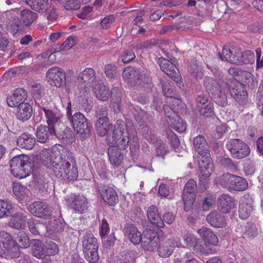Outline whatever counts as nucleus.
Here are the masks:
<instances>
[{
    "label": "nucleus",
    "instance_id": "41",
    "mask_svg": "<svg viewBox=\"0 0 263 263\" xmlns=\"http://www.w3.org/2000/svg\"><path fill=\"white\" fill-rule=\"evenodd\" d=\"M231 191H243L248 187V183L246 179L235 175Z\"/></svg>",
    "mask_w": 263,
    "mask_h": 263
},
{
    "label": "nucleus",
    "instance_id": "46",
    "mask_svg": "<svg viewBox=\"0 0 263 263\" xmlns=\"http://www.w3.org/2000/svg\"><path fill=\"white\" fill-rule=\"evenodd\" d=\"M168 124L179 133H183L186 129V123L179 116H178V118H175L173 121H169Z\"/></svg>",
    "mask_w": 263,
    "mask_h": 263
},
{
    "label": "nucleus",
    "instance_id": "53",
    "mask_svg": "<svg viewBox=\"0 0 263 263\" xmlns=\"http://www.w3.org/2000/svg\"><path fill=\"white\" fill-rule=\"evenodd\" d=\"M198 108L200 115L205 117H210L214 115L213 106L211 102L206 103L204 106H200Z\"/></svg>",
    "mask_w": 263,
    "mask_h": 263
},
{
    "label": "nucleus",
    "instance_id": "16",
    "mask_svg": "<svg viewBox=\"0 0 263 263\" xmlns=\"http://www.w3.org/2000/svg\"><path fill=\"white\" fill-rule=\"evenodd\" d=\"M28 97L27 91L22 88L15 89L13 93L7 98V102L10 107L18 106L20 104L24 103Z\"/></svg>",
    "mask_w": 263,
    "mask_h": 263
},
{
    "label": "nucleus",
    "instance_id": "54",
    "mask_svg": "<svg viewBox=\"0 0 263 263\" xmlns=\"http://www.w3.org/2000/svg\"><path fill=\"white\" fill-rule=\"evenodd\" d=\"M183 240L187 247H193L194 250L198 249V239L196 238L194 235L191 234H185L183 236Z\"/></svg>",
    "mask_w": 263,
    "mask_h": 263
},
{
    "label": "nucleus",
    "instance_id": "14",
    "mask_svg": "<svg viewBox=\"0 0 263 263\" xmlns=\"http://www.w3.org/2000/svg\"><path fill=\"white\" fill-rule=\"evenodd\" d=\"M204 85L209 92L212 95L215 92H218L220 88L222 89L230 85L229 79L225 77L220 78L218 81L213 78L208 77L204 79Z\"/></svg>",
    "mask_w": 263,
    "mask_h": 263
},
{
    "label": "nucleus",
    "instance_id": "33",
    "mask_svg": "<svg viewBox=\"0 0 263 263\" xmlns=\"http://www.w3.org/2000/svg\"><path fill=\"white\" fill-rule=\"evenodd\" d=\"M32 108L28 103L20 104L17 106V111L16 114L17 118L22 121L28 120L32 116Z\"/></svg>",
    "mask_w": 263,
    "mask_h": 263
},
{
    "label": "nucleus",
    "instance_id": "5",
    "mask_svg": "<svg viewBox=\"0 0 263 263\" xmlns=\"http://www.w3.org/2000/svg\"><path fill=\"white\" fill-rule=\"evenodd\" d=\"M226 147L231 156L235 159H243L250 153L249 146L239 139H230L227 141Z\"/></svg>",
    "mask_w": 263,
    "mask_h": 263
},
{
    "label": "nucleus",
    "instance_id": "20",
    "mask_svg": "<svg viewBox=\"0 0 263 263\" xmlns=\"http://www.w3.org/2000/svg\"><path fill=\"white\" fill-rule=\"evenodd\" d=\"M237 49L235 48H229L224 47L222 48V54H219V58L222 61H226L231 63L239 65V56L237 55L238 52H236Z\"/></svg>",
    "mask_w": 263,
    "mask_h": 263
},
{
    "label": "nucleus",
    "instance_id": "64",
    "mask_svg": "<svg viewBox=\"0 0 263 263\" xmlns=\"http://www.w3.org/2000/svg\"><path fill=\"white\" fill-rule=\"evenodd\" d=\"M167 102H168L170 105L176 110L182 108L183 105L182 102L180 100L174 97L168 98Z\"/></svg>",
    "mask_w": 263,
    "mask_h": 263
},
{
    "label": "nucleus",
    "instance_id": "3",
    "mask_svg": "<svg viewBox=\"0 0 263 263\" xmlns=\"http://www.w3.org/2000/svg\"><path fill=\"white\" fill-rule=\"evenodd\" d=\"M10 166L12 174L18 178L26 177L33 170L29 157L23 154L14 157L10 160Z\"/></svg>",
    "mask_w": 263,
    "mask_h": 263
},
{
    "label": "nucleus",
    "instance_id": "55",
    "mask_svg": "<svg viewBox=\"0 0 263 263\" xmlns=\"http://www.w3.org/2000/svg\"><path fill=\"white\" fill-rule=\"evenodd\" d=\"M253 210V207L247 206L245 204H240L239 206V216L241 219L248 218Z\"/></svg>",
    "mask_w": 263,
    "mask_h": 263
},
{
    "label": "nucleus",
    "instance_id": "32",
    "mask_svg": "<svg viewBox=\"0 0 263 263\" xmlns=\"http://www.w3.org/2000/svg\"><path fill=\"white\" fill-rule=\"evenodd\" d=\"M198 233L201 236L205 242L213 246H216L218 242V239L216 235L210 229L202 227L197 231Z\"/></svg>",
    "mask_w": 263,
    "mask_h": 263
},
{
    "label": "nucleus",
    "instance_id": "9",
    "mask_svg": "<svg viewBox=\"0 0 263 263\" xmlns=\"http://www.w3.org/2000/svg\"><path fill=\"white\" fill-rule=\"evenodd\" d=\"M157 63L161 70L171 78L177 83L181 82L179 70L171 61L167 59L160 57L158 59Z\"/></svg>",
    "mask_w": 263,
    "mask_h": 263
},
{
    "label": "nucleus",
    "instance_id": "19",
    "mask_svg": "<svg viewBox=\"0 0 263 263\" xmlns=\"http://www.w3.org/2000/svg\"><path fill=\"white\" fill-rule=\"evenodd\" d=\"M208 155L201 156L198 163L199 171L202 176L205 177H208L212 174L214 167L212 159Z\"/></svg>",
    "mask_w": 263,
    "mask_h": 263
},
{
    "label": "nucleus",
    "instance_id": "23",
    "mask_svg": "<svg viewBox=\"0 0 263 263\" xmlns=\"http://www.w3.org/2000/svg\"><path fill=\"white\" fill-rule=\"evenodd\" d=\"M100 194L104 201L111 206L118 202V197L116 191L111 187L104 186L100 190Z\"/></svg>",
    "mask_w": 263,
    "mask_h": 263
},
{
    "label": "nucleus",
    "instance_id": "6",
    "mask_svg": "<svg viewBox=\"0 0 263 263\" xmlns=\"http://www.w3.org/2000/svg\"><path fill=\"white\" fill-rule=\"evenodd\" d=\"M42 105L41 107L44 112L48 126L53 128L62 123L61 121L62 115L53 103L45 101V102H42Z\"/></svg>",
    "mask_w": 263,
    "mask_h": 263
},
{
    "label": "nucleus",
    "instance_id": "10",
    "mask_svg": "<svg viewBox=\"0 0 263 263\" xmlns=\"http://www.w3.org/2000/svg\"><path fill=\"white\" fill-rule=\"evenodd\" d=\"M53 135L64 144H69L75 141V138L71 129L61 123L52 128Z\"/></svg>",
    "mask_w": 263,
    "mask_h": 263
},
{
    "label": "nucleus",
    "instance_id": "49",
    "mask_svg": "<svg viewBox=\"0 0 263 263\" xmlns=\"http://www.w3.org/2000/svg\"><path fill=\"white\" fill-rule=\"evenodd\" d=\"M12 206L8 201L0 199V218L8 217L12 213Z\"/></svg>",
    "mask_w": 263,
    "mask_h": 263
},
{
    "label": "nucleus",
    "instance_id": "51",
    "mask_svg": "<svg viewBox=\"0 0 263 263\" xmlns=\"http://www.w3.org/2000/svg\"><path fill=\"white\" fill-rule=\"evenodd\" d=\"M95 93L98 99L102 101H106L108 100L110 93L107 87L102 85L98 89H96Z\"/></svg>",
    "mask_w": 263,
    "mask_h": 263
},
{
    "label": "nucleus",
    "instance_id": "48",
    "mask_svg": "<svg viewBox=\"0 0 263 263\" xmlns=\"http://www.w3.org/2000/svg\"><path fill=\"white\" fill-rule=\"evenodd\" d=\"M160 84L161 85L164 95L168 98H172L175 96V92L174 87L171 85L170 82L164 80H160Z\"/></svg>",
    "mask_w": 263,
    "mask_h": 263
},
{
    "label": "nucleus",
    "instance_id": "61",
    "mask_svg": "<svg viewBox=\"0 0 263 263\" xmlns=\"http://www.w3.org/2000/svg\"><path fill=\"white\" fill-rule=\"evenodd\" d=\"M256 53V68L260 69L263 68V52L260 48L255 49Z\"/></svg>",
    "mask_w": 263,
    "mask_h": 263
},
{
    "label": "nucleus",
    "instance_id": "1",
    "mask_svg": "<svg viewBox=\"0 0 263 263\" xmlns=\"http://www.w3.org/2000/svg\"><path fill=\"white\" fill-rule=\"evenodd\" d=\"M40 160L55 176L64 180L74 181L78 177V171L75 157L65 147L60 146L52 151L44 149L40 153Z\"/></svg>",
    "mask_w": 263,
    "mask_h": 263
},
{
    "label": "nucleus",
    "instance_id": "4",
    "mask_svg": "<svg viewBox=\"0 0 263 263\" xmlns=\"http://www.w3.org/2000/svg\"><path fill=\"white\" fill-rule=\"evenodd\" d=\"M108 109L107 106L100 105L96 109L95 117L98 119L95 123L97 134L103 137L112 129V124L109 122Z\"/></svg>",
    "mask_w": 263,
    "mask_h": 263
},
{
    "label": "nucleus",
    "instance_id": "26",
    "mask_svg": "<svg viewBox=\"0 0 263 263\" xmlns=\"http://www.w3.org/2000/svg\"><path fill=\"white\" fill-rule=\"evenodd\" d=\"M16 142L21 148L32 149L35 143V139L32 135L24 133L17 138Z\"/></svg>",
    "mask_w": 263,
    "mask_h": 263
},
{
    "label": "nucleus",
    "instance_id": "31",
    "mask_svg": "<svg viewBox=\"0 0 263 263\" xmlns=\"http://www.w3.org/2000/svg\"><path fill=\"white\" fill-rule=\"evenodd\" d=\"M83 252L89 250L98 249V244L97 239L92 233L86 232L84 234L82 240Z\"/></svg>",
    "mask_w": 263,
    "mask_h": 263
},
{
    "label": "nucleus",
    "instance_id": "45",
    "mask_svg": "<svg viewBox=\"0 0 263 263\" xmlns=\"http://www.w3.org/2000/svg\"><path fill=\"white\" fill-rule=\"evenodd\" d=\"M235 175L229 173L222 175L220 177V184L223 187L231 191Z\"/></svg>",
    "mask_w": 263,
    "mask_h": 263
},
{
    "label": "nucleus",
    "instance_id": "8",
    "mask_svg": "<svg viewBox=\"0 0 263 263\" xmlns=\"http://www.w3.org/2000/svg\"><path fill=\"white\" fill-rule=\"evenodd\" d=\"M230 85L227 87L231 96L239 105H243L246 103L247 98V93L245 86L235 80L229 79Z\"/></svg>",
    "mask_w": 263,
    "mask_h": 263
},
{
    "label": "nucleus",
    "instance_id": "30",
    "mask_svg": "<svg viewBox=\"0 0 263 263\" xmlns=\"http://www.w3.org/2000/svg\"><path fill=\"white\" fill-rule=\"evenodd\" d=\"M121 149L116 146H109L108 149L109 160L114 167L119 166L123 160V155L121 152Z\"/></svg>",
    "mask_w": 263,
    "mask_h": 263
},
{
    "label": "nucleus",
    "instance_id": "38",
    "mask_svg": "<svg viewBox=\"0 0 263 263\" xmlns=\"http://www.w3.org/2000/svg\"><path fill=\"white\" fill-rule=\"evenodd\" d=\"M45 245L39 239H33L32 246V255L37 258H42L46 255Z\"/></svg>",
    "mask_w": 263,
    "mask_h": 263
},
{
    "label": "nucleus",
    "instance_id": "56",
    "mask_svg": "<svg viewBox=\"0 0 263 263\" xmlns=\"http://www.w3.org/2000/svg\"><path fill=\"white\" fill-rule=\"evenodd\" d=\"M221 165L232 172L238 170L237 165L229 157H223L221 159Z\"/></svg>",
    "mask_w": 263,
    "mask_h": 263
},
{
    "label": "nucleus",
    "instance_id": "52",
    "mask_svg": "<svg viewBox=\"0 0 263 263\" xmlns=\"http://www.w3.org/2000/svg\"><path fill=\"white\" fill-rule=\"evenodd\" d=\"M12 20L11 21L9 25L10 32L15 34L19 31H22L23 29L21 21L18 17L14 16L12 17Z\"/></svg>",
    "mask_w": 263,
    "mask_h": 263
},
{
    "label": "nucleus",
    "instance_id": "63",
    "mask_svg": "<svg viewBox=\"0 0 263 263\" xmlns=\"http://www.w3.org/2000/svg\"><path fill=\"white\" fill-rule=\"evenodd\" d=\"M76 44L75 39L72 36L68 37L60 47L59 51L68 50L72 48Z\"/></svg>",
    "mask_w": 263,
    "mask_h": 263
},
{
    "label": "nucleus",
    "instance_id": "58",
    "mask_svg": "<svg viewBox=\"0 0 263 263\" xmlns=\"http://www.w3.org/2000/svg\"><path fill=\"white\" fill-rule=\"evenodd\" d=\"M98 250V249L89 251L87 250V251L83 252L86 259L88 262L94 263L98 260L99 256Z\"/></svg>",
    "mask_w": 263,
    "mask_h": 263
},
{
    "label": "nucleus",
    "instance_id": "34",
    "mask_svg": "<svg viewBox=\"0 0 263 263\" xmlns=\"http://www.w3.org/2000/svg\"><path fill=\"white\" fill-rule=\"evenodd\" d=\"M45 219L47 220L45 223V231H50L52 232H60L63 230V224L59 221V220L52 215L49 218Z\"/></svg>",
    "mask_w": 263,
    "mask_h": 263
},
{
    "label": "nucleus",
    "instance_id": "62",
    "mask_svg": "<svg viewBox=\"0 0 263 263\" xmlns=\"http://www.w3.org/2000/svg\"><path fill=\"white\" fill-rule=\"evenodd\" d=\"M245 233L249 237H254L258 234L256 227L253 223H247L245 226Z\"/></svg>",
    "mask_w": 263,
    "mask_h": 263
},
{
    "label": "nucleus",
    "instance_id": "25",
    "mask_svg": "<svg viewBox=\"0 0 263 263\" xmlns=\"http://www.w3.org/2000/svg\"><path fill=\"white\" fill-rule=\"evenodd\" d=\"M52 128L48 125H40L37 128L36 137L37 141L41 143L47 142L53 135Z\"/></svg>",
    "mask_w": 263,
    "mask_h": 263
},
{
    "label": "nucleus",
    "instance_id": "57",
    "mask_svg": "<svg viewBox=\"0 0 263 263\" xmlns=\"http://www.w3.org/2000/svg\"><path fill=\"white\" fill-rule=\"evenodd\" d=\"M45 248L46 255H55L59 252V248L57 245L51 240L46 242Z\"/></svg>",
    "mask_w": 263,
    "mask_h": 263
},
{
    "label": "nucleus",
    "instance_id": "47",
    "mask_svg": "<svg viewBox=\"0 0 263 263\" xmlns=\"http://www.w3.org/2000/svg\"><path fill=\"white\" fill-rule=\"evenodd\" d=\"M255 55L254 52L250 50H247L241 53V57L239 59L240 62L239 65L250 64L254 63Z\"/></svg>",
    "mask_w": 263,
    "mask_h": 263
},
{
    "label": "nucleus",
    "instance_id": "40",
    "mask_svg": "<svg viewBox=\"0 0 263 263\" xmlns=\"http://www.w3.org/2000/svg\"><path fill=\"white\" fill-rule=\"evenodd\" d=\"M226 88H220L218 92H215L212 95L215 102L221 107H226L228 105V99L225 92Z\"/></svg>",
    "mask_w": 263,
    "mask_h": 263
},
{
    "label": "nucleus",
    "instance_id": "29",
    "mask_svg": "<svg viewBox=\"0 0 263 263\" xmlns=\"http://www.w3.org/2000/svg\"><path fill=\"white\" fill-rule=\"evenodd\" d=\"M193 145L194 149L200 155H209V147L203 136H196L194 139Z\"/></svg>",
    "mask_w": 263,
    "mask_h": 263
},
{
    "label": "nucleus",
    "instance_id": "28",
    "mask_svg": "<svg viewBox=\"0 0 263 263\" xmlns=\"http://www.w3.org/2000/svg\"><path fill=\"white\" fill-rule=\"evenodd\" d=\"M218 209L223 213H229L234 204L232 198L228 195L222 194L217 200Z\"/></svg>",
    "mask_w": 263,
    "mask_h": 263
},
{
    "label": "nucleus",
    "instance_id": "59",
    "mask_svg": "<svg viewBox=\"0 0 263 263\" xmlns=\"http://www.w3.org/2000/svg\"><path fill=\"white\" fill-rule=\"evenodd\" d=\"M82 4L80 0H65L64 6L66 10H78Z\"/></svg>",
    "mask_w": 263,
    "mask_h": 263
},
{
    "label": "nucleus",
    "instance_id": "13",
    "mask_svg": "<svg viewBox=\"0 0 263 263\" xmlns=\"http://www.w3.org/2000/svg\"><path fill=\"white\" fill-rule=\"evenodd\" d=\"M30 212L34 216L45 219L51 216L52 211L49 206L42 201H35L29 206Z\"/></svg>",
    "mask_w": 263,
    "mask_h": 263
},
{
    "label": "nucleus",
    "instance_id": "44",
    "mask_svg": "<svg viewBox=\"0 0 263 263\" xmlns=\"http://www.w3.org/2000/svg\"><path fill=\"white\" fill-rule=\"evenodd\" d=\"M13 192L16 197L21 200L27 196L28 190L20 183L14 182L13 185Z\"/></svg>",
    "mask_w": 263,
    "mask_h": 263
},
{
    "label": "nucleus",
    "instance_id": "21",
    "mask_svg": "<svg viewBox=\"0 0 263 263\" xmlns=\"http://www.w3.org/2000/svg\"><path fill=\"white\" fill-rule=\"evenodd\" d=\"M178 242L170 239L161 244L158 247L157 251L160 257L167 258L173 253L175 247H178Z\"/></svg>",
    "mask_w": 263,
    "mask_h": 263
},
{
    "label": "nucleus",
    "instance_id": "15",
    "mask_svg": "<svg viewBox=\"0 0 263 263\" xmlns=\"http://www.w3.org/2000/svg\"><path fill=\"white\" fill-rule=\"evenodd\" d=\"M0 238H5L9 241L8 242L7 253L5 256H9L12 258H17L21 255L20 246L11 236L7 232L2 231L0 232Z\"/></svg>",
    "mask_w": 263,
    "mask_h": 263
},
{
    "label": "nucleus",
    "instance_id": "42",
    "mask_svg": "<svg viewBox=\"0 0 263 263\" xmlns=\"http://www.w3.org/2000/svg\"><path fill=\"white\" fill-rule=\"evenodd\" d=\"M197 191V184L194 179L189 180L185 185L182 193V196L195 198V194Z\"/></svg>",
    "mask_w": 263,
    "mask_h": 263
},
{
    "label": "nucleus",
    "instance_id": "60",
    "mask_svg": "<svg viewBox=\"0 0 263 263\" xmlns=\"http://www.w3.org/2000/svg\"><path fill=\"white\" fill-rule=\"evenodd\" d=\"M168 141L172 148L176 149L180 145V141L176 134L173 131H170L167 134Z\"/></svg>",
    "mask_w": 263,
    "mask_h": 263
},
{
    "label": "nucleus",
    "instance_id": "27",
    "mask_svg": "<svg viewBox=\"0 0 263 263\" xmlns=\"http://www.w3.org/2000/svg\"><path fill=\"white\" fill-rule=\"evenodd\" d=\"M27 220L25 213L18 212L11 217L9 224L11 227L16 229H23L26 226Z\"/></svg>",
    "mask_w": 263,
    "mask_h": 263
},
{
    "label": "nucleus",
    "instance_id": "18",
    "mask_svg": "<svg viewBox=\"0 0 263 263\" xmlns=\"http://www.w3.org/2000/svg\"><path fill=\"white\" fill-rule=\"evenodd\" d=\"M124 232L129 240L134 245H139L141 241L142 235L134 224H127L124 228Z\"/></svg>",
    "mask_w": 263,
    "mask_h": 263
},
{
    "label": "nucleus",
    "instance_id": "36",
    "mask_svg": "<svg viewBox=\"0 0 263 263\" xmlns=\"http://www.w3.org/2000/svg\"><path fill=\"white\" fill-rule=\"evenodd\" d=\"M37 17L38 15L36 13L29 9H23L21 12V21L26 26H29Z\"/></svg>",
    "mask_w": 263,
    "mask_h": 263
},
{
    "label": "nucleus",
    "instance_id": "43",
    "mask_svg": "<svg viewBox=\"0 0 263 263\" xmlns=\"http://www.w3.org/2000/svg\"><path fill=\"white\" fill-rule=\"evenodd\" d=\"M110 95L111 102L114 106L117 105V109L120 110L121 102L122 100L121 90L119 87H114L109 93Z\"/></svg>",
    "mask_w": 263,
    "mask_h": 263
},
{
    "label": "nucleus",
    "instance_id": "17",
    "mask_svg": "<svg viewBox=\"0 0 263 263\" xmlns=\"http://www.w3.org/2000/svg\"><path fill=\"white\" fill-rule=\"evenodd\" d=\"M95 79L96 73L95 70L91 68H86L79 74L77 81L79 83L86 84L85 87H93L95 86L94 84Z\"/></svg>",
    "mask_w": 263,
    "mask_h": 263
},
{
    "label": "nucleus",
    "instance_id": "22",
    "mask_svg": "<svg viewBox=\"0 0 263 263\" xmlns=\"http://www.w3.org/2000/svg\"><path fill=\"white\" fill-rule=\"evenodd\" d=\"M147 216L149 221L158 228H163L164 223L159 213L158 209L155 205H152L147 210Z\"/></svg>",
    "mask_w": 263,
    "mask_h": 263
},
{
    "label": "nucleus",
    "instance_id": "37",
    "mask_svg": "<svg viewBox=\"0 0 263 263\" xmlns=\"http://www.w3.org/2000/svg\"><path fill=\"white\" fill-rule=\"evenodd\" d=\"M28 228L33 235H42L45 232L44 223L38 222L33 218L29 219L28 221Z\"/></svg>",
    "mask_w": 263,
    "mask_h": 263
},
{
    "label": "nucleus",
    "instance_id": "7",
    "mask_svg": "<svg viewBox=\"0 0 263 263\" xmlns=\"http://www.w3.org/2000/svg\"><path fill=\"white\" fill-rule=\"evenodd\" d=\"M69 121L82 139H85L89 137L90 130L87 119L83 114L80 112H75L72 116L70 117Z\"/></svg>",
    "mask_w": 263,
    "mask_h": 263
},
{
    "label": "nucleus",
    "instance_id": "24",
    "mask_svg": "<svg viewBox=\"0 0 263 263\" xmlns=\"http://www.w3.org/2000/svg\"><path fill=\"white\" fill-rule=\"evenodd\" d=\"M206 220L215 228L223 227L226 224L225 216L221 212L213 211L206 216Z\"/></svg>",
    "mask_w": 263,
    "mask_h": 263
},
{
    "label": "nucleus",
    "instance_id": "35",
    "mask_svg": "<svg viewBox=\"0 0 263 263\" xmlns=\"http://www.w3.org/2000/svg\"><path fill=\"white\" fill-rule=\"evenodd\" d=\"M26 2L32 9L41 13L46 12L50 7L49 0H26Z\"/></svg>",
    "mask_w": 263,
    "mask_h": 263
},
{
    "label": "nucleus",
    "instance_id": "39",
    "mask_svg": "<svg viewBox=\"0 0 263 263\" xmlns=\"http://www.w3.org/2000/svg\"><path fill=\"white\" fill-rule=\"evenodd\" d=\"M71 206L76 211L82 213L87 209L88 202L83 196H78L72 201Z\"/></svg>",
    "mask_w": 263,
    "mask_h": 263
},
{
    "label": "nucleus",
    "instance_id": "2",
    "mask_svg": "<svg viewBox=\"0 0 263 263\" xmlns=\"http://www.w3.org/2000/svg\"><path fill=\"white\" fill-rule=\"evenodd\" d=\"M136 129L130 120L126 121V124L121 120H118L115 125L114 129L111 134L108 132L106 134V140L109 146H116L120 149H126L129 143V138L130 135L134 136Z\"/></svg>",
    "mask_w": 263,
    "mask_h": 263
},
{
    "label": "nucleus",
    "instance_id": "12",
    "mask_svg": "<svg viewBox=\"0 0 263 263\" xmlns=\"http://www.w3.org/2000/svg\"><path fill=\"white\" fill-rule=\"evenodd\" d=\"M50 84L57 87H61L66 84V76L64 71L58 67L50 68L46 73Z\"/></svg>",
    "mask_w": 263,
    "mask_h": 263
},
{
    "label": "nucleus",
    "instance_id": "11",
    "mask_svg": "<svg viewBox=\"0 0 263 263\" xmlns=\"http://www.w3.org/2000/svg\"><path fill=\"white\" fill-rule=\"evenodd\" d=\"M142 238L140 242L142 248L145 251H154L159 241L158 234L151 229L144 231Z\"/></svg>",
    "mask_w": 263,
    "mask_h": 263
},
{
    "label": "nucleus",
    "instance_id": "50",
    "mask_svg": "<svg viewBox=\"0 0 263 263\" xmlns=\"http://www.w3.org/2000/svg\"><path fill=\"white\" fill-rule=\"evenodd\" d=\"M16 239L21 248L26 249L30 246L29 238L24 232H19L17 234Z\"/></svg>",
    "mask_w": 263,
    "mask_h": 263
}]
</instances>
